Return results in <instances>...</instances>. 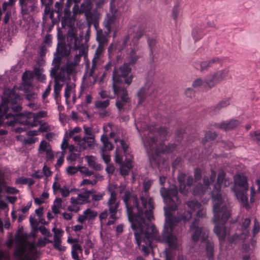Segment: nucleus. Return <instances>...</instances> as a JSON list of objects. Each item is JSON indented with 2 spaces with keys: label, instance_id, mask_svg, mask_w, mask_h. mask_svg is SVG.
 <instances>
[{
  "label": "nucleus",
  "instance_id": "45",
  "mask_svg": "<svg viewBox=\"0 0 260 260\" xmlns=\"http://www.w3.org/2000/svg\"><path fill=\"white\" fill-rule=\"evenodd\" d=\"M83 214L87 218L91 219L96 217L98 215V213L90 209H87L84 211Z\"/></svg>",
  "mask_w": 260,
  "mask_h": 260
},
{
  "label": "nucleus",
  "instance_id": "55",
  "mask_svg": "<svg viewBox=\"0 0 260 260\" xmlns=\"http://www.w3.org/2000/svg\"><path fill=\"white\" fill-rule=\"evenodd\" d=\"M81 132V128L79 127H75L73 129H70L69 131V136L72 138L75 136L76 134H78Z\"/></svg>",
  "mask_w": 260,
  "mask_h": 260
},
{
  "label": "nucleus",
  "instance_id": "7",
  "mask_svg": "<svg viewBox=\"0 0 260 260\" xmlns=\"http://www.w3.org/2000/svg\"><path fill=\"white\" fill-rule=\"evenodd\" d=\"M144 30L136 26L130 27L124 36L122 42L123 48L125 47L128 42L129 48L127 53L126 58L129 64H134L141 57L142 53L139 51L140 47L139 41L144 35Z\"/></svg>",
  "mask_w": 260,
  "mask_h": 260
},
{
  "label": "nucleus",
  "instance_id": "40",
  "mask_svg": "<svg viewBox=\"0 0 260 260\" xmlns=\"http://www.w3.org/2000/svg\"><path fill=\"white\" fill-rule=\"evenodd\" d=\"M95 107L98 109H104L109 105V100H97L94 103Z\"/></svg>",
  "mask_w": 260,
  "mask_h": 260
},
{
  "label": "nucleus",
  "instance_id": "13",
  "mask_svg": "<svg viewBox=\"0 0 260 260\" xmlns=\"http://www.w3.org/2000/svg\"><path fill=\"white\" fill-rule=\"evenodd\" d=\"M234 181L236 185H238L242 188L241 191L234 190L235 196L243 204V205L246 207L248 198L245 194L244 192L247 191L248 188L247 178L242 174H237L234 177Z\"/></svg>",
  "mask_w": 260,
  "mask_h": 260
},
{
  "label": "nucleus",
  "instance_id": "4",
  "mask_svg": "<svg viewBox=\"0 0 260 260\" xmlns=\"http://www.w3.org/2000/svg\"><path fill=\"white\" fill-rule=\"evenodd\" d=\"M141 129L144 131V138L142 139L144 145L149 153H155V156L151 155L149 156V159L151 166L153 168H156L158 165V155L160 152H170L172 150L164 144L158 142L157 140L154 139V136L159 135L162 140L166 139L170 134V132L166 127H161L158 131L154 132L153 127L151 126L147 127L144 123L140 125Z\"/></svg>",
  "mask_w": 260,
  "mask_h": 260
},
{
  "label": "nucleus",
  "instance_id": "35",
  "mask_svg": "<svg viewBox=\"0 0 260 260\" xmlns=\"http://www.w3.org/2000/svg\"><path fill=\"white\" fill-rule=\"evenodd\" d=\"M51 148L50 144L47 142L43 140L40 142L38 151L41 154L43 153H46L48 150H49Z\"/></svg>",
  "mask_w": 260,
  "mask_h": 260
},
{
  "label": "nucleus",
  "instance_id": "16",
  "mask_svg": "<svg viewBox=\"0 0 260 260\" xmlns=\"http://www.w3.org/2000/svg\"><path fill=\"white\" fill-rule=\"evenodd\" d=\"M73 1L75 3L72 9L74 15L84 13L86 19L92 18L91 12L92 0H84V2L80 7L78 5V4L80 2L81 0Z\"/></svg>",
  "mask_w": 260,
  "mask_h": 260
},
{
  "label": "nucleus",
  "instance_id": "22",
  "mask_svg": "<svg viewBox=\"0 0 260 260\" xmlns=\"http://www.w3.org/2000/svg\"><path fill=\"white\" fill-rule=\"evenodd\" d=\"M105 45H99L95 52L94 56L92 59V63L91 69L89 70L88 74L89 77H92L94 70L96 68V64L99 63L100 57L102 55L104 51V47Z\"/></svg>",
  "mask_w": 260,
  "mask_h": 260
},
{
  "label": "nucleus",
  "instance_id": "17",
  "mask_svg": "<svg viewBox=\"0 0 260 260\" xmlns=\"http://www.w3.org/2000/svg\"><path fill=\"white\" fill-rule=\"evenodd\" d=\"M229 72L228 69H224L211 74L206 80L207 86L210 88L214 86L225 78Z\"/></svg>",
  "mask_w": 260,
  "mask_h": 260
},
{
  "label": "nucleus",
  "instance_id": "62",
  "mask_svg": "<svg viewBox=\"0 0 260 260\" xmlns=\"http://www.w3.org/2000/svg\"><path fill=\"white\" fill-rule=\"evenodd\" d=\"M79 154L78 153H71L70 155L67 157L68 160H70L71 161H75L77 158L79 157Z\"/></svg>",
  "mask_w": 260,
  "mask_h": 260
},
{
  "label": "nucleus",
  "instance_id": "47",
  "mask_svg": "<svg viewBox=\"0 0 260 260\" xmlns=\"http://www.w3.org/2000/svg\"><path fill=\"white\" fill-rule=\"evenodd\" d=\"M201 86H203L204 87H208L206 84V80L204 81L201 78L196 79L192 83V86L194 87H197Z\"/></svg>",
  "mask_w": 260,
  "mask_h": 260
},
{
  "label": "nucleus",
  "instance_id": "25",
  "mask_svg": "<svg viewBox=\"0 0 260 260\" xmlns=\"http://www.w3.org/2000/svg\"><path fill=\"white\" fill-rule=\"evenodd\" d=\"M222 59L218 57H214L209 60H204L201 62L200 68L202 71L206 70L208 68L212 67L215 64H221Z\"/></svg>",
  "mask_w": 260,
  "mask_h": 260
},
{
  "label": "nucleus",
  "instance_id": "5",
  "mask_svg": "<svg viewBox=\"0 0 260 260\" xmlns=\"http://www.w3.org/2000/svg\"><path fill=\"white\" fill-rule=\"evenodd\" d=\"M131 69L128 63H125L118 70H115L113 73V88L114 92L119 98L116 103L117 108L120 110L129 102V98L125 88L122 86L123 82L129 85L132 81V76L128 77Z\"/></svg>",
  "mask_w": 260,
  "mask_h": 260
},
{
  "label": "nucleus",
  "instance_id": "31",
  "mask_svg": "<svg viewBox=\"0 0 260 260\" xmlns=\"http://www.w3.org/2000/svg\"><path fill=\"white\" fill-rule=\"evenodd\" d=\"M34 73L32 72L26 71L24 73L22 77L24 84L27 85H30Z\"/></svg>",
  "mask_w": 260,
  "mask_h": 260
},
{
  "label": "nucleus",
  "instance_id": "58",
  "mask_svg": "<svg viewBox=\"0 0 260 260\" xmlns=\"http://www.w3.org/2000/svg\"><path fill=\"white\" fill-rule=\"evenodd\" d=\"M205 136L207 140H212L216 138V134L211 132H207L206 133Z\"/></svg>",
  "mask_w": 260,
  "mask_h": 260
},
{
  "label": "nucleus",
  "instance_id": "41",
  "mask_svg": "<svg viewBox=\"0 0 260 260\" xmlns=\"http://www.w3.org/2000/svg\"><path fill=\"white\" fill-rule=\"evenodd\" d=\"M77 66H77L76 63L74 64L72 62H70L67 64L66 67H64L66 69L68 75H71L76 72V68Z\"/></svg>",
  "mask_w": 260,
  "mask_h": 260
},
{
  "label": "nucleus",
  "instance_id": "36",
  "mask_svg": "<svg viewBox=\"0 0 260 260\" xmlns=\"http://www.w3.org/2000/svg\"><path fill=\"white\" fill-rule=\"evenodd\" d=\"M186 204L187 207L192 211L201 207V204L197 201L194 200H189L186 202Z\"/></svg>",
  "mask_w": 260,
  "mask_h": 260
},
{
  "label": "nucleus",
  "instance_id": "49",
  "mask_svg": "<svg viewBox=\"0 0 260 260\" xmlns=\"http://www.w3.org/2000/svg\"><path fill=\"white\" fill-rule=\"evenodd\" d=\"M53 127L49 125L47 123H44L40 125L39 127L40 132H47L52 130Z\"/></svg>",
  "mask_w": 260,
  "mask_h": 260
},
{
  "label": "nucleus",
  "instance_id": "15",
  "mask_svg": "<svg viewBox=\"0 0 260 260\" xmlns=\"http://www.w3.org/2000/svg\"><path fill=\"white\" fill-rule=\"evenodd\" d=\"M60 61L59 58L54 59L53 63L54 64V67L51 70L50 75L51 76L54 77V82H59L64 83L68 74L64 67H61L59 70H58Z\"/></svg>",
  "mask_w": 260,
  "mask_h": 260
},
{
  "label": "nucleus",
  "instance_id": "11",
  "mask_svg": "<svg viewBox=\"0 0 260 260\" xmlns=\"http://www.w3.org/2000/svg\"><path fill=\"white\" fill-rule=\"evenodd\" d=\"M152 182L148 180L143 184L144 193L141 196V200L143 209L145 210V214L146 218L149 219H153V209L154 204L152 199L149 197L147 191L149 189Z\"/></svg>",
  "mask_w": 260,
  "mask_h": 260
},
{
  "label": "nucleus",
  "instance_id": "14",
  "mask_svg": "<svg viewBox=\"0 0 260 260\" xmlns=\"http://www.w3.org/2000/svg\"><path fill=\"white\" fill-rule=\"evenodd\" d=\"M190 231L192 233L191 240L193 242H195L199 240L201 234L202 235V242L206 241L208 236L209 231L207 230L203 229L200 226L198 220H195L192 222L190 226Z\"/></svg>",
  "mask_w": 260,
  "mask_h": 260
},
{
  "label": "nucleus",
  "instance_id": "32",
  "mask_svg": "<svg viewBox=\"0 0 260 260\" xmlns=\"http://www.w3.org/2000/svg\"><path fill=\"white\" fill-rule=\"evenodd\" d=\"M83 142L81 148L85 149L86 148L85 143L87 144V145L89 147H92L94 144V139L93 136L84 137L83 138Z\"/></svg>",
  "mask_w": 260,
  "mask_h": 260
},
{
  "label": "nucleus",
  "instance_id": "51",
  "mask_svg": "<svg viewBox=\"0 0 260 260\" xmlns=\"http://www.w3.org/2000/svg\"><path fill=\"white\" fill-rule=\"evenodd\" d=\"M105 196L104 192H96L92 194V200L94 201H101L103 199Z\"/></svg>",
  "mask_w": 260,
  "mask_h": 260
},
{
  "label": "nucleus",
  "instance_id": "64",
  "mask_svg": "<svg viewBox=\"0 0 260 260\" xmlns=\"http://www.w3.org/2000/svg\"><path fill=\"white\" fill-rule=\"evenodd\" d=\"M251 137L254 140L260 141V130L254 132L251 135Z\"/></svg>",
  "mask_w": 260,
  "mask_h": 260
},
{
  "label": "nucleus",
  "instance_id": "56",
  "mask_svg": "<svg viewBox=\"0 0 260 260\" xmlns=\"http://www.w3.org/2000/svg\"><path fill=\"white\" fill-rule=\"evenodd\" d=\"M39 231L42 235L45 236L46 237H50L52 236L51 233L45 226H40L39 228Z\"/></svg>",
  "mask_w": 260,
  "mask_h": 260
},
{
  "label": "nucleus",
  "instance_id": "39",
  "mask_svg": "<svg viewBox=\"0 0 260 260\" xmlns=\"http://www.w3.org/2000/svg\"><path fill=\"white\" fill-rule=\"evenodd\" d=\"M146 90L144 88H141L138 92L137 96L138 98V105H142L143 104V101H144L146 95H147Z\"/></svg>",
  "mask_w": 260,
  "mask_h": 260
},
{
  "label": "nucleus",
  "instance_id": "38",
  "mask_svg": "<svg viewBox=\"0 0 260 260\" xmlns=\"http://www.w3.org/2000/svg\"><path fill=\"white\" fill-rule=\"evenodd\" d=\"M213 244L212 242L207 241L206 244V250L209 259L212 258L213 256Z\"/></svg>",
  "mask_w": 260,
  "mask_h": 260
},
{
  "label": "nucleus",
  "instance_id": "12",
  "mask_svg": "<svg viewBox=\"0 0 260 260\" xmlns=\"http://www.w3.org/2000/svg\"><path fill=\"white\" fill-rule=\"evenodd\" d=\"M36 252V246L34 243L24 241L16 249L15 255L18 260H30Z\"/></svg>",
  "mask_w": 260,
  "mask_h": 260
},
{
  "label": "nucleus",
  "instance_id": "6",
  "mask_svg": "<svg viewBox=\"0 0 260 260\" xmlns=\"http://www.w3.org/2000/svg\"><path fill=\"white\" fill-rule=\"evenodd\" d=\"M123 0H111L109 12L106 15L103 25L107 31L99 30L96 32V40L99 45H105L108 41V35L112 28H116L119 26V20L121 13L118 10V8L123 5Z\"/></svg>",
  "mask_w": 260,
  "mask_h": 260
},
{
  "label": "nucleus",
  "instance_id": "19",
  "mask_svg": "<svg viewBox=\"0 0 260 260\" xmlns=\"http://www.w3.org/2000/svg\"><path fill=\"white\" fill-rule=\"evenodd\" d=\"M101 141L103 143V146L101 149V154L102 157L105 163L108 164L110 161V156L107 152L113 149L112 144L108 141V138L105 135H102Z\"/></svg>",
  "mask_w": 260,
  "mask_h": 260
},
{
  "label": "nucleus",
  "instance_id": "28",
  "mask_svg": "<svg viewBox=\"0 0 260 260\" xmlns=\"http://www.w3.org/2000/svg\"><path fill=\"white\" fill-rule=\"evenodd\" d=\"M85 159L87 161L88 165L96 170H100L102 169V167L100 164L96 163L95 158L93 156H86Z\"/></svg>",
  "mask_w": 260,
  "mask_h": 260
},
{
  "label": "nucleus",
  "instance_id": "23",
  "mask_svg": "<svg viewBox=\"0 0 260 260\" xmlns=\"http://www.w3.org/2000/svg\"><path fill=\"white\" fill-rule=\"evenodd\" d=\"M36 0H19V4L23 13L28 14L32 12L36 7Z\"/></svg>",
  "mask_w": 260,
  "mask_h": 260
},
{
  "label": "nucleus",
  "instance_id": "24",
  "mask_svg": "<svg viewBox=\"0 0 260 260\" xmlns=\"http://www.w3.org/2000/svg\"><path fill=\"white\" fill-rule=\"evenodd\" d=\"M88 191H84L78 194L77 198L72 197L71 202L73 205H81L88 203L89 201Z\"/></svg>",
  "mask_w": 260,
  "mask_h": 260
},
{
  "label": "nucleus",
  "instance_id": "50",
  "mask_svg": "<svg viewBox=\"0 0 260 260\" xmlns=\"http://www.w3.org/2000/svg\"><path fill=\"white\" fill-rule=\"evenodd\" d=\"M73 87L68 84L66 85L64 91V96L68 100L71 96V94L73 90Z\"/></svg>",
  "mask_w": 260,
  "mask_h": 260
},
{
  "label": "nucleus",
  "instance_id": "59",
  "mask_svg": "<svg viewBox=\"0 0 260 260\" xmlns=\"http://www.w3.org/2000/svg\"><path fill=\"white\" fill-rule=\"evenodd\" d=\"M73 139V140L77 143L78 145H81V148L82 147V145L83 142V138H82L81 136L79 135L74 136V137H72Z\"/></svg>",
  "mask_w": 260,
  "mask_h": 260
},
{
  "label": "nucleus",
  "instance_id": "57",
  "mask_svg": "<svg viewBox=\"0 0 260 260\" xmlns=\"http://www.w3.org/2000/svg\"><path fill=\"white\" fill-rule=\"evenodd\" d=\"M60 191L61 193V195L63 197H68L70 193V190L69 188L66 186H63L60 188Z\"/></svg>",
  "mask_w": 260,
  "mask_h": 260
},
{
  "label": "nucleus",
  "instance_id": "53",
  "mask_svg": "<svg viewBox=\"0 0 260 260\" xmlns=\"http://www.w3.org/2000/svg\"><path fill=\"white\" fill-rule=\"evenodd\" d=\"M79 171V166L77 167L69 166L66 169L68 174L73 175Z\"/></svg>",
  "mask_w": 260,
  "mask_h": 260
},
{
  "label": "nucleus",
  "instance_id": "21",
  "mask_svg": "<svg viewBox=\"0 0 260 260\" xmlns=\"http://www.w3.org/2000/svg\"><path fill=\"white\" fill-rule=\"evenodd\" d=\"M250 223V220L249 218H246L244 219L242 224V233L240 236L238 234H236L233 237L228 238L229 241L230 242H234L237 239L244 240L246 239V236L248 234V230L247 228Z\"/></svg>",
  "mask_w": 260,
  "mask_h": 260
},
{
  "label": "nucleus",
  "instance_id": "3",
  "mask_svg": "<svg viewBox=\"0 0 260 260\" xmlns=\"http://www.w3.org/2000/svg\"><path fill=\"white\" fill-rule=\"evenodd\" d=\"M2 99V103L0 106V125L3 123H6L8 125H13L18 123L31 127L36 126L39 124L38 119L46 117L47 115V112L45 111H39L36 113L25 112L16 115L7 113L9 105L13 111H19L21 110L20 106H15L20 100V96L13 90L5 89Z\"/></svg>",
  "mask_w": 260,
  "mask_h": 260
},
{
  "label": "nucleus",
  "instance_id": "20",
  "mask_svg": "<svg viewBox=\"0 0 260 260\" xmlns=\"http://www.w3.org/2000/svg\"><path fill=\"white\" fill-rule=\"evenodd\" d=\"M109 0H96L95 4V9L93 13L91 12L92 18L87 19L90 21H96L103 12L105 6L108 3Z\"/></svg>",
  "mask_w": 260,
  "mask_h": 260
},
{
  "label": "nucleus",
  "instance_id": "44",
  "mask_svg": "<svg viewBox=\"0 0 260 260\" xmlns=\"http://www.w3.org/2000/svg\"><path fill=\"white\" fill-rule=\"evenodd\" d=\"M67 40L70 44V45L76 44L77 37L73 30L69 31L67 35Z\"/></svg>",
  "mask_w": 260,
  "mask_h": 260
},
{
  "label": "nucleus",
  "instance_id": "30",
  "mask_svg": "<svg viewBox=\"0 0 260 260\" xmlns=\"http://www.w3.org/2000/svg\"><path fill=\"white\" fill-rule=\"evenodd\" d=\"M192 35L195 41L199 40L203 37V31L200 27H195L192 30Z\"/></svg>",
  "mask_w": 260,
  "mask_h": 260
},
{
  "label": "nucleus",
  "instance_id": "29",
  "mask_svg": "<svg viewBox=\"0 0 260 260\" xmlns=\"http://www.w3.org/2000/svg\"><path fill=\"white\" fill-rule=\"evenodd\" d=\"M62 200L60 198H56L54 201L52 206V212L55 214L60 213V209L61 207Z\"/></svg>",
  "mask_w": 260,
  "mask_h": 260
},
{
  "label": "nucleus",
  "instance_id": "18",
  "mask_svg": "<svg viewBox=\"0 0 260 260\" xmlns=\"http://www.w3.org/2000/svg\"><path fill=\"white\" fill-rule=\"evenodd\" d=\"M178 181L179 183V191L181 193L185 195L188 191V187L190 186L194 180L191 176H186L185 174L180 173L178 176Z\"/></svg>",
  "mask_w": 260,
  "mask_h": 260
},
{
  "label": "nucleus",
  "instance_id": "33",
  "mask_svg": "<svg viewBox=\"0 0 260 260\" xmlns=\"http://www.w3.org/2000/svg\"><path fill=\"white\" fill-rule=\"evenodd\" d=\"M56 52L62 56H68L70 54L69 49H68L67 47L64 44L57 46Z\"/></svg>",
  "mask_w": 260,
  "mask_h": 260
},
{
  "label": "nucleus",
  "instance_id": "1",
  "mask_svg": "<svg viewBox=\"0 0 260 260\" xmlns=\"http://www.w3.org/2000/svg\"><path fill=\"white\" fill-rule=\"evenodd\" d=\"M160 193L164 199L166 206L164 207L166 216L165 223L161 236H158V231L155 226L150 223L152 219L143 220L139 222L136 228L131 226L134 231V235L137 244L145 254L149 253L148 247L151 246V242L155 240L160 242L166 243L169 247L165 250L166 260H173L174 250H178L181 244L180 241L174 236L176 226L179 222V219L173 216L171 211L177 209V205L180 203L178 195L176 186L169 190L164 187L160 189Z\"/></svg>",
  "mask_w": 260,
  "mask_h": 260
},
{
  "label": "nucleus",
  "instance_id": "61",
  "mask_svg": "<svg viewBox=\"0 0 260 260\" xmlns=\"http://www.w3.org/2000/svg\"><path fill=\"white\" fill-rule=\"evenodd\" d=\"M259 230V224L257 222L256 219H254V225L253 227V233L254 235H255L256 233L258 232Z\"/></svg>",
  "mask_w": 260,
  "mask_h": 260
},
{
  "label": "nucleus",
  "instance_id": "46",
  "mask_svg": "<svg viewBox=\"0 0 260 260\" xmlns=\"http://www.w3.org/2000/svg\"><path fill=\"white\" fill-rule=\"evenodd\" d=\"M53 247L54 248L60 251H64L66 250V247L61 245V239H53Z\"/></svg>",
  "mask_w": 260,
  "mask_h": 260
},
{
  "label": "nucleus",
  "instance_id": "63",
  "mask_svg": "<svg viewBox=\"0 0 260 260\" xmlns=\"http://www.w3.org/2000/svg\"><path fill=\"white\" fill-rule=\"evenodd\" d=\"M46 237L40 238L36 244L37 246L39 247H43L46 245Z\"/></svg>",
  "mask_w": 260,
  "mask_h": 260
},
{
  "label": "nucleus",
  "instance_id": "42",
  "mask_svg": "<svg viewBox=\"0 0 260 260\" xmlns=\"http://www.w3.org/2000/svg\"><path fill=\"white\" fill-rule=\"evenodd\" d=\"M63 85V83L59 82H55L54 86V96L55 99H56L59 95Z\"/></svg>",
  "mask_w": 260,
  "mask_h": 260
},
{
  "label": "nucleus",
  "instance_id": "54",
  "mask_svg": "<svg viewBox=\"0 0 260 260\" xmlns=\"http://www.w3.org/2000/svg\"><path fill=\"white\" fill-rule=\"evenodd\" d=\"M57 155H59L56 162V166L60 167L63 164L64 160V152L63 151L58 152Z\"/></svg>",
  "mask_w": 260,
  "mask_h": 260
},
{
  "label": "nucleus",
  "instance_id": "9",
  "mask_svg": "<svg viewBox=\"0 0 260 260\" xmlns=\"http://www.w3.org/2000/svg\"><path fill=\"white\" fill-rule=\"evenodd\" d=\"M122 199L126 208L131 226L137 228L139 222L146 220L145 210L140 206L137 196H132L129 190L124 191Z\"/></svg>",
  "mask_w": 260,
  "mask_h": 260
},
{
  "label": "nucleus",
  "instance_id": "2",
  "mask_svg": "<svg viewBox=\"0 0 260 260\" xmlns=\"http://www.w3.org/2000/svg\"><path fill=\"white\" fill-rule=\"evenodd\" d=\"M216 175V173L214 171H211L209 176H205L204 178V185H198L193 189L192 193L194 194L203 193L213 183V188L211 192L214 213L213 221L215 222L221 220L224 222L229 218L231 212L229 207L223 201L220 189L222 187H224L230 185L232 181L231 179L225 178V173L222 170L218 171L217 180L214 182Z\"/></svg>",
  "mask_w": 260,
  "mask_h": 260
},
{
  "label": "nucleus",
  "instance_id": "27",
  "mask_svg": "<svg viewBox=\"0 0 260 260\" xmlns=\"http://www.w3.org/2000/svg\"><path fill=\"white\" fill-rule=\"evenodd\" d=\"M239 125V122L236 120H232L228 122H222L219 124L221 128L225 131L233 129Z\"/></svg>",
  "mask_w": 260,
  "mask_h": 260
},
{
  "label": "nucleus",
  "instance_id": "10",
  "mask_svg": "<svg viewBox=\"0 0 260 260\" xmlns=\"http://www.w3.org/2000/svg\"><path fill=\"white\" fill-rule=\"evenodd\" d=\"M108 191L110 193V197L108 199L107 204L108 207V211L110 214V218L107 223L108 225L113 224L114 220L117 219L116 214L117 213L119 206V202L117 201V193H124L125 191V186L120 185L118 186L115 184H110L108 186Z\"/></svg>",
  "mask_w": 260,
  "mask_h": 260
},
{
  "label": "nucleus",
  "instance_id": "60",
  "mask_svg": "<svg viewBox=\"0 0 260 260\" xmlns=\"http://www.w3.org/2000/svg\"><path fill=\"white\" fill-rule=\"evenodd\" d=\"M25 98L29 101H34L37 99V94L35 92H30L26 94Z\"/></svg>",
  "mask_w": 260,
  "mask_h": 260
},
{
  "label": "nucleus",
  "instance_id": "37",
  "mask_svg": "<svg viewBox=\"0 0 260 260\" xmlns=\"http://www.w3.org/2000/svg\"><path fill=\"white\" fill-rule=\"evenodd\" d=\"M230 99H225L219 102L214 107L215 112L219 111L221 108L226 107L230 105Z\"/></svg>",
  "mask_w": 260,
  "mask_h": 260
},
{
  "label": "nucleus",
  "instance_id": "52",
  "mask_svg": "<svg viewBox=\"0 0 260 260\" xmlns=\"http://www.w3.org/2000/svg\"><path fill=\"white\" fill-rule=\"evenodd\" d=\"M79 171L82 174H84L86 176H90L93 174V172L89 171V169L86 167L79 166Z\"/></svg>",
  "mask_w": 260,
  "mask_h": 260
},
{
  "label": "nucleus",
  "instance_id": "48",
  "mask_svg": "<svg viewBox=\"0 0 260 260\" xmlns=\"http://www.w3.org/2000/svg\"><path fill=\"white\" fill-rule=\"evenodd\" d=\"M52 231L54 233L53 239H60L63 231L61 229H56L55 228H53Z\"/></svg>",
  "mask_w": 260,
  "mask_h": 260
},
{
  "label": "nucleus",
  "instance_id": "26",
  "mask_svg": "<svg viewBox=\"0 0 260 260\" xmlns=\"http://www.w3.org/2000/svg\"><path fill=\"white\" fill-rule=\"evenodd\" d=\"M214 232L218 237L220 243L225 240L226 232L224 227L216 225L214 229Z\"/></svg>",
  "mask_w": 260,
  "mask_h": 260
},
{
  "label": "nucleus",
  "instance_id": "34",
  "mask_svg": "<svg viewBox=\"0 0 260 260\" xmlns=\"http://www.w3.org/2000/svg\"><path fill=\"white\" fill-rule=\"evenodd\" d=\"M43 69L41 68H36L34 69V74L37 76V79L41 82H43L46 79V76L43 73Z\"/></svg>",
  "mask_w": 260,
  "mask_h": 260
},
{
  "label": "nucleus",
  "instance_id": "43",
  "mask_svg": "<svg viewBox=\"0 0 260 260\" xmlns=\"http://www.w3.org/2000/svg\"><path fill=\"white\" fill-rule=\"evenodd\" d=\"M98 177H102V176L95 175L94 178L92 180L84 179L81 182L80 185L81 186L88 184L94 185L97 183V178Z\"/></svg>",
  "mask_w": 260,
  "mask_h": 260
},
{
  "label": "nucleus",
  "instance_id": "8",
  "mask_svg": "<svg viewBox=\"0 0 260 260\" xmlns=\"http://www.w3.org/2000/svg\"><path fill=\"white\" fill-rule=\"evenodd\" d=\"M111 138L114 139L116 144V149L115 152V161L120 164V172L122 176L127 175L130 169L133 167V157L129 154L128 146L124 141L119 138V135L113 131L109 134Z\"/></svg>",
  "mask_w": 260,
  "mask_h": 260
}]
</instances>
